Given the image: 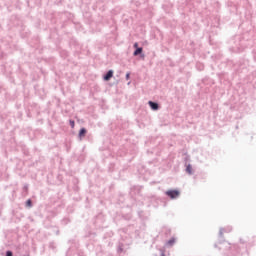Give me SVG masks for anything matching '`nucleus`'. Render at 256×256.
<instances>
[{"label": "nucleus", "instance_id": "13", "mask_svg": "<svg viewBox=\"0 0 256 256\" xmlns=\"http://www.w3.org/2000/svg\"><path fill=\"white\" fill-rule=\"evenodd\" d=\"M6 256H13V252L7 251V252H6Z\"/></svg>", "mask_w": 256, "mask_h": 256}, {"label": "nucleus", "instance_id": "2", "mask_svg": "<svg viewBox=\"0 0 256 256\" xmlns=\"http://www.w3.org/2000/svg\"><path fill=\"white\" fill-rule=\"evenodd\" d=\"M141 57V59H145V54L143 53V47H140V48H136L133 52V56L134 57H137L139 56Z\"/></svg>", "mask_w": 256, "mask_h": 256}, {"label": "nucleus", "instance_id": "9", "mask_svg": "<svg viewBox=\"0 0 256 256\" xmlns=\"http://www.w3.org/2000/svg\"><path fill=\"white\" fill-rule=\"evenodd\" d=\"M174 243H175V238H172V239H170L169 241H168V245H174Z\"/></svg>", "mask_w": 256, "mask_h": 256}, {"label": "nucleus", "instance_id": "7", "mask_svg": "<svg viewBox=\"0 0 256 256\" xmlns=\"http://www.w3.org/2000/svg\"><path fill=\"white\" fill-rule=\"evenodd\" d=\"M69 125L72 129H75V120H69Z\"/></svg>", "mask_w": 256, "mask_h": 256}, {"label": "nucleus", "instance_id": "1", "mask_svg": "<svg viewBox=\"0 0 256 256\" xmlns=\"http://www.w3.org/2000/svg\"><path fill=\"white\" fill-rule=\"evenodd\" d=\"M166 195H168V197H170V199H177V197H179L180 192L179 190H168L166 192Z\"/></svg>", "mask_w": 256, "mask_h": 256}, {"label": "nucleus", "instance_id": "8", "mask_svg": "<svg viewBox=\"0 0 256 256\" xmlns=\"http://www.w3.org/2000/svg\"><path fill=\"white\" fill-rule=\"evenodd\" d=\"M197 69H199V71H203V65H201L200 63L196 64Z\"/></svg>", "mask_w": 256, "mask_h": 256}, {"label": "nucleus", "instance_id": "10", "mask_svg": "<svg viewBox=\"0 0 256 256\" xmlns=\"http://www.w3.org/2000/svg\"><path fill=\"white\" fill-rule=\"evenodd\" d=\"M131 79V72L126 73V81H129Z\"/></svg>", "mask_w": 256, "mask_h": 256}, {"label": "nucleus", "instance_id": "4", "mask_svg": "<svg viewBox=\"0 0 256 256\" xmlns=\"http://www.w3.org/2000/svg\"><path fill=\"white\" fill-rule=\"evenodd\" d=\"M112 77H113V70H108L107 73L104 74L103 80L104 81H111Z\"/></svg>", "mask_w": 256, "mask_h": 256}, {"label": "nucleus", "instance_id": "11", "mask_svg": "<svg viewBox=\"0 0 256 256\" xmlns=\"http://www.w3.org/2000/svg\"><path fill=\"white\" fill-rule=\"evenodd\" d=\"M32 205H33V204H32V202H31V200H27L26 206H27V207H32Z\"/></svg>", "mask_w": 256, "mask_h": 256}, {"label": "nucleus", "instance_id": "3", "mask_svg": "<svg viewBox=\"0 0 256 256\" xmlns=\"http://www.w3.org/2000/svg\"><path fill=\"white\" fill-rule=\"evenodd\" d=\"M148 105H149L150 109H152V111H159V103L150 100L148 102Z\"/></svg>", "mask_w": 256, "mask_h": 256}, {"label": "nucleus", "instance_id": "12", "mask_svg": "<svg viewBox=\"0 0 256 256\" xmlns=\"http://www.w3.org/2000/svg\"><path fill=\"white\" fill-rule=\"evenodd\" d=\"M134 49H139V43L135 42L134 45H133Z\"/></svg>", "mask_w": 256, "mask_h": 256}, {"label": "nucleus", "instance_id": "5", "mask_svg": "<svg viewBox=\"0 0 256 256\" xmlns=\"http://www.w3.org/2000/svg\"><path fill=\"white\" fill-rule=\"evenodd\" d=\"M86 134H87V130H85V129L80 130V132H79V138H80V139H83V137H85Z\"/></svg>", "mask_w": 256, "mask_h": 256}, {"label": "nucleus", "instance_id": "6", "mask_svg": "<svg viewBox=\"0 0 256 256\" xmlns=\"http://www.w3.org/2000/svg\"><path fill=\"white\" fill-rule=\"evenodd\" d=\"M186 171L187 173H189V175H191L193 173V167L191 166V164H189L187 167H186Z\"/></svg>", "mask_w": 256, "mask_h": 256}]
</instances>
